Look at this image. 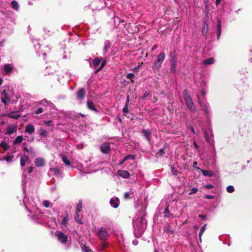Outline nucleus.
Wrapping results in <instances>:
<instances>
[{"label": "nucleus", "mask_w": 252, "mask_h": 252, "mask_svg": "<svg viewBox=\"0 0 252 252\" xmlns=\"http://www.w3.org/2000/svg\"><path fill=\"white\" fill-rule=\"evenodd\" d=\"M193 145H194V146L195 149H198V146L197 143L195 141H194V142H193Z\"/></svg>", "instance_id": "nucleus-58"}, {"label": "nucleus", "mask_w": 252, "mask_h": 252, "mask_svg": "<svg viewBox=\"0 0 252 252\" xmlns=\"http://www.w3.org/2000/svg\"><path fill=\"white\" fill-rule=\"evenodd\" d=\"M82 209V206H77L75 214L74 215L75 220L79 224H82V216H80L79 213Z\"/></svg>", "instance_id": "nucleus-4"}, {"label": "nucleus", "mask_w": 252, "mask_h": 252, "mask_svg": "<svg viewBox=\"0 0 252 252\" xmlns=\"http://www.w3.org/2000/svg\"><path fill=\"white\" fill-rule=\"evenodd\" d=\"M117 174L124 178L127 179L130 177V173L126 170H119Z\"/></svg>", "instance_id": "nucleus-12"}, {"label": "nucleus", "mask_w": 252, "mask_h": 252, "mask_svg": "<svg viewBox=\"0 0 252 252\" xmlns=\"http://www.w3.org/2000/svg\"><path fill=\"white\" fill-rule=\"evenodd\" d=\"M0 147L4 151H6L9 148V145L5 141H2L0 144Z\"/></svg>", "instance_id": "nucleus-30"}, {"label": "nucleus", "mask_w": 252, "mask_h": 252, "mask_svg": "<svg viewBox=\"0 0 252 252\" xmlns=\"http://www.w3.org/2000/svg\"><path fill=\"white\" fill-rule=\"evenodd\" d=\"M38 132L39 135L41 137H46L48 135V132H47V131L43 129L42 128H40L38 130Z\"/></svg>", "instance_id": "nucleus-24"}, {"label": "nucleus", "mask_w": 252, "mask_h": 252, "mask_svg": "<svg viewBox=\"0 0 252 252\" xmlns=\"http://www.w3.org/2000/svg\"><path fill=\"white\" fill-rule=\"evenodd\" d=\"M14 67L11 64H6L3 66V70L6 74H9L12 72Z\"/></svg>", "instance_id": "nucleus-13"}, {"label": "nucleus", "mask_w": 252, "mask_h": 252, "mask_svg": "<svg viewBox=\"0 0 252 252\" xmlns=\"http://www.w3.org/2000/svg\"><path fill=\"white\" fill-rule=\"evenodd\" d=\"M106 63V61H103L102 62L100 66L97 68V69L95 71V73H97V72H98L105 65Z\"/></svg>", "instance_id": "nucleus-37"}, {"label": "nucleus", "mask_w": 252, "mask_h": 252, "mask_svg": "<svg viewBox=\"0 0 252 252\" xmlns=\"http://www.w3.org/2000/svg\"><path fill=\"white\" fill-rule=\"evenodd\" d=\"M17 126L15 124L9 125L6 128V133L8 135L13 134L17 131Z\"/></svg>", "instance_id": "nucleus-8"}, {"label": "nucleus", "mask_w": 252, "mask_h": 252, "mask_svg": "<svg viewBox=\"0 0 252 252\" xmlns=\"http://www.w3.org/2000/svg\"><path fill=\"white\" fill-rule=\"evenodd\" d=\"M190 129L191 131V132L193 133V134L195 133L194 129V128L193 127V126H190Z\"/></svg>", "instance_id": "nucleus-57"}, {"label": "nucleus", "mask_w": 252, "mask_h": 252, "mask_svg": "<svg viewBox=\"0 0 252 252\" xmlns=\"http://www.w3.org/2000/svg\"><path fill=\"white\" fill-rule=\"evenodd\" d=\"M24 96L27 99H29L32 97L31 95L30 94L26 93L24 95Z\"/></svg>", "instance_id": "nucleus-51"}, {"label": "nucleus", "mask_w": 252, "mask_h": 252, "mask_svg": "<svg viewBox=\"0 0 252 252\" xmlns=\"http://www.w3.org/2000/svg\"><path fill=\"white\" fill-rule=\"evenodd\" d=\"M24 150L27 152H32L33 151L32 148L28 149L27 147H25Z\"/></svg>", "instance_id": "nucleus-50"}, {"label": "nucleus", "mask_w": 252, "mask_h": 252, "mask_svg": "<svg viewBox=\"0 0 252 252\" xmlns=\"http://www.w3.org/2000/svg\"><path fill=\"white\" fill-rule=\"evenodd\" d=\"M101 151L104 154H108L110 151V144L109 143H105L100 147Z\"/></svg>", "instance_id": "nucleus-11"}, {"label": "nucleus", "mask_w": 252, "mask_h": 252, "mask_svg": "<svg viewBox=\"0 0 252 252\" xmlns=\"http://www.w3.org/2000/svg\"><path fill=\"white\" fill-rule=\"evenodd\" d=\"M110 205H119V199L117 197L113 198L110 201Z\"/></svg>", "instance_id": "nucleus-34"}, {"label": "nucleus", "mask_w": 252, "mask_h": 252, "mask_svg": "<svg viewBox=\"0 0 252 252\" xmlns=\"http://www.w3.org/2000/svg\"><path fill=\"white\" fill-rule=\"evenodd\" d=\"M69 220V216H68V214H67L64 217V218L63 219V220H62V224H63V225H65L66 223H67V222Z\"/></svg>", "instance_id": "nucleus-40"}, {"label": "nucleus", "mask_w": 252, "mask_h": 252, "mask_svg": "<svg viewBox=\"0 0 252 252\" xmlns=\"http://www.w3.org/2000/svg\"><path fill=\"white\" fill-rule=\"evenodd\" d=\"M97 235L102 241L106 240L109 236V234L105 228L101 227L98 230Z\"/></svg>", "instance_id": "nucleus-5"}, {"label": "nucleus", "mask_w": 252, "mask_h": 252, "mask_svg": "<svg viewBox=\"0 0 252 252\" xmlns=\"http://www.w3.org/2000/svg\"><path fill=\"white\" fill-rule=\"evenodd\" d=\"M83 250L85 251V252H91V250L88 247H86V246H84Z\"/></svg>", "instance_id": "nucleus-45"}, {"label": "nucleus", "mask_w": 252, "mask_h": 252, "mask_svg": "<svg viewBox=\"0 0 252 252\" xmlns=\"http://www.w3.org/2000/svg\"><path fill=\"white\" fill-rule=\"evenodd\" d=\"M43 112V109L41 108H38L35 112V114H39Z\"/></svg>", "instance_id": "nucleus-44"}, {"label": "nucleus", "mask_w": 252, "mask_h": 252, "mask_svg": "<svg viewBox=\"0 0 252 252\" xmlns=\"http://www.w3.org/2000/svg\"><path fill=\"white\" fill-rule=\"evenodd\" d=\"M62 160H63V162L64 163V164L66 165H67V166L70 165V161L68 159V158H67L66 156L63 155L62 156Z\"/></svg>", "instance_id": "nucleus-35"}, {"label": "nucleus", "mask_w": 252, "mask_h": 252, "mask_svg": "<svg viewBox=\"0 0 252 252\" xmlns=\"http://www.w3.org/2000/svg\"><path fill=\"white\" fill-rule=\"evenodd\" d=\"M164 231L168 235L172 234L174 231L171 229L170 225L169 224H166L164 227Z\"/></svg>", "instance_id": "nucleus-21"}, {"label": "nucleus", "mask_w": 252, "mask_h": 252, "mask_svg": "<svg viewBox=\"0 0 252 252\" xmlns=\"http://www.w3.org/2000/svg\"><path fill=\"white\" fill-rule=\"evenodd\" d=\"M159 153H160V155H162L163 153V149H161L159 150Z\"/></svg>", "instance_id": "nucleus-62"}, {"label": "nucleus", "mask_w": 252, "mask_h": 252, "mask_svg": "<svg viewBox=\"0 0 252 252\" xmlns=\"http://www.w3.org/2000/svg\"><path fill=\"white\" fill-rule=\"evenodd\" d=\"M197 97H198V103H199L200 107L204 111L205 114L206 115H208L209 113V110L208 108V104L205 102L201 101L200 100V98L198 96H197Z\"/></svg>", "instance_id": "nucleus-9"}, {"label": "nucleus", "mask_w": 252, "mask_h": 252, "mask_svg": "<svg viewBox=\"0 0 252 252\" xmlns=\"http://www.w3.org/2000/svg\"><path fill=\"white\" fill-rule=\"evenodd\" d=\"M206 188L208 189H212L213 188V186L211 185H207L206 186Z\"/></svg>", "instance_id": "nucleus-54"}, {"label": "nucleus", "mask_w": 252, "mask_h": 252, "mask_svg": "<svg viewBox=\"0 0 252 252\" xmlns=\"http://www.w3.org/2000/svg\"><path fill=\"white\" fill-rule=\"evenodd\" d=\"M130 192H126V193H125V195H124V196H125V198L126 199H128V198H129V195H130Z\"/></svg>", "instance_id": "nucleus-47"}, {"label": "nucleus", "mask_w": 252, "mask_h": 252, "mask_svg": "<svg viewBox=\"0 0 252 252\" xmlns=\"http://www.w3.org/2000/svg\"><path fill=\"white\" fill-rule=\"evenodd\" d=\"M77 99L82 103L85 95V90L84 88L80 89L76 93Z\"/></svg>", "instance_id": "nucleus-7"}, {"label": "nucleus", "mask_w": 252, "mask_h": 252, "mask_svg": "<svg viewBox=\"0 0 252 252\" xmlns=\"http://www.w3.org/2000/svg\"><path fill=\"white\" fill-rule=\"evenodd\" d=\"M33 167L32 166H30L29 167V173H32V171H33Z\"/></svg>", "instance_id": "nucleus-55"}, {"label": "nucleus", "mask_w": 252, "mask_h": 252, "mask_svg": "<svg viewBox=\"0 0 252 252\" xmlns=\"http://www.w3.org/2000/svg\"><path fill=\"white\" fill-rule=\"evenodd\" d=\"M107 247V244L105 243H103V244H102V247L103 248H105Z\"/></svg>", "instance_id": "nucleus-60"}, {"label": "nucleus", "mask_w": 252, "mask_h": 252, "mask_svg": "<svg viewBox=\"0 0 252 252\" xmlns=\"http://www.w3.org/2000/svg\"><path fill=\"white\" fill-rule=\"evenodd\" d=\"M126 159H125V158L120 162V165H122Z\"/></svg>", "instance_id": "nucleus-59"}, {"label": "nucleus", "mask_w": 252, "mask_h": 252, "mask_svg": "<svg viewBox=\"0 0 252 252\" xmlns=\"http://www.w3.org/2000/svg\"><path fill=\"white\" fill-rule=\"evenodd\" d=\"M23 140V138L22 136H17L16 139L13 141V144L14 145H16L17 144L20 143Z\"/></svg>", "instance_id": "nucleus-33"}, {"label": "nucleus", "mask_w": 252, "mask_h": 252, "mask_svg": "<svg viewBox=\"0 0 252 252\" xmlns=\"http://www.w3.org/2000/svg\"><path fill=\"white\" fill-rule=\"evenodd\" d=\"M134 157L133 155H129L125 157V159L128 160L129 159H134Z\"/></svg>", "instance_id": "nucleus-43"}, {"label": "nucleus", "mask_w": 252, "mask_h": 252, "mask_svg": "<svg viewBox=\"0 0 252 252\" xmlns=\"http://www.w3.org/2000/svg\"><path fill=\"white\" fill-rule=\"evenodd\" d=\"M14 156L13 154H10L9 155L5 157L3 159L7 162L11 161L13 158Z\"/></svg>", "instance_id": "nucleus-38"}, {"label": "nucleus", "mask_w": 252, "mask_h": 252, "mask_svg": "<svg viewBox=\"0 0 252 252\" xmlns=\"http://www.w3.org/2000/svg\"><path fill=\"white\" fill-rule=\"evenodd\" d=\"M34 163H35V165L37 167L43 166L44 165L45 161L43 158H38L35 159Z\"/></svg>", "instance_id": "nucleus-18"}, {"label": "nucleus", "mask_w": 252, "mask_h": 252, "mask_svg": "<svg viewBox=\"0 0 252 252\" xmlns=\"http://www.w3.org/2000/svg\"><path fill=\"white\" fill-rule=\"evenodd\" d=\"M55 235L57 237L58 240L61 243L63 244L66 243L68 240V237L64 233L61 231H57Z\"/></svg>", "instance_id": "nucleus-3"}, {"label": "nucleus", "mask_w": 252, "mask_h": 252, "mask_svg": "<svg viewBox=\"0 0 252 252\" xmlns=\"http://www.w3.org/2000/svg\"><path fill=\"white\" fill-rule=\"evenodd\" d=\"M35 129L32 124H29L27 125L25 128V132L29 134H31L34 132Z\"/></svg>", "instance_id": "nucleus-14"}, {"label": "nucleus", "mask_w": 252, "mask_h": 252, "mask_svg": "<svg viewBox=\"0 0 252 252\" xmlns=\"http://www.w3.org/2000/svg\"><path fill=\"white\" fill-rule=\"evenodd\" d=\"M171 67L172 70H175L176 66V60L174 57H172L170 60Z\"/></svg>", "instance_id": "nucleus-28"}, {"label": "nucleus", "mask_w": 252, "mask_h": 252, "mask_svg": "<svg viewBox=\"0 0 252 252\" xmlns=\"http://www.w3.org/2000/svg\"><path fill=\"white\" fill-rule=\"evenodd\" d=\"M29 160V157L25 154L22 155L20 158V165L21 167H24Z\"/></svg>", "instance_id": "nucleus-16"}, {"label": "nucleus", "mask_w": 252, "mask_h": 252, "mask_svg": "<svg viewBox=\"0 0 252 252\" xmlns=\"http://www.w3.org/2000/svg\"><path fill=\"white\" fill-rule=\"evenodd\" d=\"M44 123L45 125H50L52 123V121L49 120V121H44Z\"/></svg>", "instance_id": "nucleus-53"}, {"label": "nucleus", "mask_w": 252, "mask_h": 252, "mask_svg": "<svg viewBox=\"0 0 252 252\" xmlns=\"http://www.w3.org/2000/svg\"><path fill=\"white\" fill-rule=\"evenodd\" d=\"M157 45H154L153 47H152V50H154L155 49H156L157 48Z\"/></svg>", "instance_id": "nucleus-63"}, {"label": "nucleus", "mask_w": 252, "mask_h": 252, "mask_svg": "<svg viewBox=\"0 0 252 252\" xmlns=\"http://www.w3.org/2000/svg\"><path fill=\"white\" fill-rule=\"evenodd\" d=\"M226 190L229 193H232L234 191L235 189L234 187L232 186H228L226 188Z\"/></svg>", "instance_id": "nucleus-39"}, {"label": "nucleus", "mask_w": 252, "mask_h": 252, "mask_svg": "<svg viewBox=\"0 0 252 252\" xmlns=\"http://www.w3.org/2000/svg\"><path fill=\"white\" fill-rule=\"evenodd\" d=\"M198 217L200 218H201L203 220H205L206 218V216L203 215V214H199V216H198Z\"/></svg>", "instance_id": "nucleus-52"}, {"label": "nucleus", "mask_w": 252, "mask_h": 252, "mask_svg": "<svg viewBox=\"0 0 252 252\" xmlns=\"http://www.w3.org/2000/svg\"><path fill=\"white\" fill-rule=\"evenodd\" d=\"M149 94V93L148 92H146L142 97V99H145L147 96Z\"/></svg>", "instance_id": "nucleus-49"}, {"label": "nucleus", "mask_w": 252, "mask_h": 252, "mask_svg": "<svg viewBox=\"0 0 252 252\" xmlns=\"http://www.w3.org/2000/svg\"><path fill=\"white\" fill-rule=\"evenodd\" d=\"M40 103L42 105H45L46 104H47L48 103V102L46 100L44 99V100H41L40 101Z\"/></svg>", "instance_id": "nucleus-48"}, {"label": "nucleus", "mask_w": 252, "mask_h": 252, "mask_svg": "<svg viewBox=\"0 0 252 252\" xmlns=\"http://www.w3.org/2000/svg\"><path fill=\"white\" fill-rule=\"evenodd\" d=\"M111 47V43L109 41H106L104 43L103 49L104 54L105 55Z\"/></svg>", "instance_id": "nucleus-22"}, {"label": "nucleus", "mask_w": 252, "mask_h": 252, "mask_svg": "<svg viewBox=\"0 0 252 252\" xmlns=\"http://www.w3.org/2000/svg\"><path fill=\"white\" fill-rule=\"evenodd\" d=\"M208 30V25L207 24V22L206 21H205L202 25V34L204 36L207 35Z\"/></svg>", "instance_id": "nucleus-19"}, {"label": "nucleus", "mask_w": 252, "mask_h": 252, "mask_svg": "<svg viewBox=\"0 0 252 252\" xmlns=\"http://www.w3.org/2000/svg\"><path fill=\"white\" fill-rule=\"evenodd\" d=\"M61 174V172L58 168H50L48 172V175L49 176H60Z\"/></svg>", "instance_id": "nucleus-6"}, {"label": "nucleus", "mask_w": 252, "mask_h": 252, "mask_svg": "<svg viewBox=\"0 0 252 252\" xmlns=\"http://www.w3.org/2000/svg\"><path fill=\"white\" fill-rule=\"evenodd\" d=\"M202 173L203 175L206 176L212 177L213 175V173L212 171L209 170H202Z\"/></svg>", "instance_id": "nucleus-32"}, {"label": "nucleus", "mask_w": 252, "mask_h": 252, "mask_svg": "<svg viewBox=\"0 0 252 252\" xmlns=\"http://www.w3.org/2000/svg\"><path fill=\"white\" fill-rule=\"evenodd\" d=\"M140 224L141 225V228H143V226L145 225L146 227L147 224V221L145 219V216L144 215L140 219Z\"/></svg>", "instance_id": "nucleus-29"}, {"label": "nucleus", "mask_w": 252, "mask_h": 252, "mask_svg": "<svg viewBox=\"0 0 252 252\" xmlns=\"http://www.w3.org/2000/svg\"><path fill=\"white\" fill-rule=\"evenodd\" d=\"M206 226H207V224H204L203 226H202L201 227V228L200 230V231L199 232L198 236H199V240H200V242L201 241V237L206 229Z\"/></svg>", "instance_id": "nucleus-27"}, {"label": "nucleus", "mask_w": 252, "mask_h": 252, "mask_svg": "<svg viewBox=\"0 0 252 252\" xmlns=\"http://www.w3.org/2000/svg\"><path fill=\"white\" fill-rule=\"evenodd\" d=\"M198 189L197 188H194L191 189V192L189 193L190 194L196 193Z\"/></svg>", "instance_id": "nucleus-46"}, {"label": "nucleus", "mask_w": 252, "mask_h": 252, "mask_svg": "<svg viewBox=\"0 0 252 252\" xmlns=\"http://www.w3.org/2000/svg\"><path fill=\"white\" fill-rule=\"evenodd\" d=\"M183 96L186 105L189 111L191 113H195L196 112V108L194 106L193 102H192V98H191L190 95L189 94V92L187 90L184 91Z\"/></svg>", "instance_id": "nucleus-1"}, {"label": "nucleus", "mask_w": 252, "mask_h": 252, "mask_svg": "<svg viewBox=\"0 0 252 252\" xmlns=\"http://www.w3.org/2000/svg\"><path fill=\"white\" fill-rule=\"evenodd\" d=\"M43 205H49V202L48 201H47V200H45L43 202Z\"/></svg>", "instance_id": "nucleus-56"}, {"label": "nucleus", "mask_w": 252, "mask_h": 252, "mask_svg": "<svg viewBox=\"0 0 252 252\" xmlns=\"http://www.w3.org/2000/svg\"><path fill=\"white\" fill-rule=\"evenodd\" d=\"M142 132L148 141H150L151 131L150 129H143Z\"/></svg>", "instance_id": "nucleus-20"}, {"label": "nucleus", "mask_w": 252, "mask_h": 252, "mask_svg": "<svg viewBox=\"0 0 252 252\" xmlns=\"http://www.w3.org/2000/svg\"><path fill=\"white\" fill-rule=\"evenodd\" d=\"M165 58V55L164 53H161L159 54L157 57V60L154 62L153 69H159L161 67V64L164 60Z\"/></svg>", "instance_id": "nucleus-2"}, {"label": "nucleus", "mask_w": 252, "mask_h": 252, "mask_svg": "<svg viewBox=\"0 0 252 252\" xmlns=\"http://www.w3.org/2000/svg\"><path fill=\"white\" fill-rule=\"evenodd\" d=\"M164 216L165 217H169V216L170 215H172V214L169 213L168 206H167V207L165 208L164 212Z\"/></svg>", "instance_id": "nucleus-41"}, {"label": "nucleus", "mask_w": 252, "mask_h": 252, "mask_svg": "<svg viewBox=\"0 0 252 252\" xmlns=\"http://www.w3.org/2000/svg\"><path fill=\"white\" fill-rule=\"evenodd\" d=\"M134 74L132 73H128L126 76L127 78L129 79H133L134 78Z\"/></svg>", "instance_id": "nucleus-42"}, {"label": "nucleus", "mask_w": 252, "mask_h": 252, "mask_svg": "<svg viewBox=\"0 0 252 252\" xmlns=\"http://www.w3.org/2000/svg\"><path fill=\"white\" fill-rule=\"evenodd\" d=\"M206 198L207 199H211V198H213V196L212 195H207L206 196Z\"/></svg>", "instance_id": "nucleus-61"}, {"label": "nucleus", "mask_w": 252, "mask_h": 252, "mask_svg": "<svg viewBox=\"0 0 252 252\" xmlns=\"http://www.w3.org/2000/svg\"><path fill=\"white\" fill-rule=\"evenodd\" d=\"M215 60L214 58H210L205 60L203 62V64L205 65H210L214 63Z\"/></svg>", "instance_id": "nucleus-26"}, {"label": "nucleus", "mask_w": 252, "mask_h": 252, "mask_svg": "<svg viewBox=\"0 0 252 252\" xmlns=\"http://www.w3.org/2000/svg\"><path fill=\"white\" fill-rule=\"evenodd\" d=\"M6 116L9 118L16 120H17L21 117V115L18 113V112H11L7 113Z\"/></svg>", "instance_id": "nucleus-17"}, {"label": "nucleus", "mask_w": 252, "mask_h": 252, "mask_svg": "<svg viewBox=\"0 0 252 252\" xmlns=\"http://www.w3.org/2000/svg\"><path fill=\"white\" fill-rule=\"evenodd\" d=\"M101 61H102V59L99 58H95L94 60L93 63V65H94V68H96L98 67V66L99 65V64L100 63Z\"/></svg>", "instance_id": "nucleus-23"}, {"label": "nucleus", "mask_w": 252, "mask_h": 252, "mask_svg": "<svg viewBox=\"0 0 252 252\" xmlns=\"http://www.w3.org/2000/svg\"><path fill=\"white\" fill-rule=\"evenodd\" d=\"M218 24L217 26V38L218 39H219L221 34V25L220 21H218Z\"/></svg>", "instance_id": "nucleus-31"}, {"label": "nucleus", "mask_w": 252, "mask_h": 252, "mask_svg": "<svg viewBox=\"0 0 252 252\" xmlns=\"http://www.w3.org/2000/svg\"><path fill=\"white\" fill-rule=\"evenodd\" d=\"M87 105L89 109L94 111L96 113L99 112L98 111L95 109L94 104L93 101L91 100H88L87 102Z\"/></svg>", "instance_id": "nucleus-15"}, {"label": "nucleus", "mask_w": 252, "mask_h": 252, "mask_svg": "<svg viewBox=\"0 0 252 252\" xmlns=\"http://www.w3.org/2000/svg\"><path fill=\"white\" fill-rule=\"evenodd\" d=\"M2 81H3V80L2 78H0V86H1V85L2 84Z\"/></svg>", "instance_id": "nucleus-64"}, {"label": "nucleus", "mask_w": 252, "mask_h": 252, "mask_svg": "<svg viewBox=\"0 0 252 252\" xmlns=\"http://www.w3.org/2000/svg\"><path fill=\"white\" fill-rule=\"evenodd\" d=\"M11 7L12 8L17 10L19 8V4L15 0H13L11 2Z\"/></svg>", "instance_id": "nucleus-36"}, {"label": "nucleus", "mask_w": 252, "mask_h": 252, "mask_svg": "<svg viewBox=\"0 0 252 252\" xmlns=\"http://www.w3.org/2000/svg\"><path fill=\"white\" fill-rule=\"evenodd\" d=\"M129 102V96L128 95L126 98V101L125 107L123 109V111L124 113H127L128 112V106Z\"/></svg>", "instance_id": "nucleus-25"}, {"label": "nucleus", "mask_w": 252, "mask_h": 252, "mask_svg": "<svg viewBox=\"0 0 252 252\" xmlns=\"http://www.w3.org/2000/svg\"><path fill=\"white\" fill-rule=\"evenodd\" d=\"M1 98L2 102L6 104L9 100L10 98L8 94L6 92L5 90H3L1 94Z\"/></svg>", "instance_id": "nucleus-10"}]
</instances>
